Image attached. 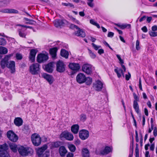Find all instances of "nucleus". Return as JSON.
Wrapping results in <instances>:
<instances>
[{
    "mask_svg": "<svg viewBox=\"0 0 157 157\" xmlns=\"http://www.w3.org/2000/svg\"><path fill=\"white\" fill-rule=\"evenodd\" d=\"M80 143L81 141L78 139L75 140V144L76 145H79L80 144Z\"/></svg>",
    "mask_w": 157,
    "mask_h": 157,
    "instance_id": "nucleus-56",
    "label": "nucleus"
},
{
    "mask_svg": "<svg viewBox=\"0 0 157 157\" xmlns=\"http://www.w3.org/2000/svg\"><path fill=\"white\" fill-rule=\"evenodd\" d=\"M49 155V152L48 151H46L41 155L40 157H48Z\"/></svg>",
    "mask_w": 157,
    "mask_h": 157,
    "instance_id": "nucleus-46",
    "label": "nucleus"
},
{
    "mask_svg": "<svg viewBox=\"0 0 157 157\" xmlns=\"http://www.w3.org/2000/svg\"><path fill=\"white\" fill-rule=\"evenodd\" d=\"M26 29H19L18 30L19 36L22 37L26 38V33L25 32V31Z\"/></svg>",
    "mask_w": 157,
    "mask_h": 157,
    "instance_id": "nucleus-29",
    "label": "nucleus"
},
{
    "mask_svg": "<svg viewBox=\"0 0 157 157\" xmlns=\"http://www.w3.org/2000/svg\"><path fill=\"white\" fill-rule=\"evenodd\" d=\"M92 45L94 48L96 50H98L99 48H101L100 46H98L93 43L92 44Z\"/></svg>",
    "mask_w": 157,
    "mask_h": 157,
    "instance_id": "nucleus-50",
    "label": "nucleus"
},
{
    "mask_svg": "<svg viewBox=\"0 0 157 157\" xmlns=\"http://www.w3.org/2000/svg\"><path fill=\"white\" fill-rule=\"evenodd\" d=\"M42 76L50 84L52 83L53 78L51 75L46 73H43L42 75Z\"/></svg>",
    "mask_w": 157,
    "mask_h": 157,
    "instance_id": "nucleus-26",
    "label": "nucleus"
},
{
    "mask_svg": "<svg viewBox=\"0 0 157 157\" xmlns=\"http://www.w3.org/2000/svg\"><path fill=\"white\" fill-rule=\"evenodd\" d=\"M88 2L87 3V5L91 7H93L94 4L93 3L94 0H87Z\"/></svg>",
    "mask_w": 157,
    "mask_h": 157,
    "instance_id": "nucleus-45",
    "label": "nucleus"
},
{
    "mask_svg": "<svg viewBox=\"0 0 157 157\" xmlns=\"http://www.w3.org/2000/svg\"><path fill=\"white\" fill-rule=\"evenodd\" d=\"M89 53L90 54V56L92 58H95L96 57V55L92 51L90 50H89Z\"/></svg>",
    "mask_w": 157,
    "mask_h": 157,
    "instance_id": "nucleus-47",
    "label": "nucleus"
},
{
    "mask_svg": "<svg viewBox=\"0 0 157 157\" xmlns=\"http://www.w3.org/2000/svg\"><path fill=\"white\" fill-rule=\"evenodd\" d=\"M90 23L95 25V26H96L98 28H100V26L99 25V24H98V23H97L94 20H93V19H90Z\"/></svg>",
    "mask_w": 157,
    "mask_h": 157,
    "instance_id": "nucleus-40",
    "label": "nucleus"
},
{
    "mask_svg": "<svg viewBox=\"0 0 157 157\" xmlns=\"http://www.w3.org/2000/svg\"><path fill=\"white\" fill-rule=\"evenodd\" d=\"M12 56L11 55H9L6 56L4 58L2 59L1 62V65L2 67L4 69L6 66L7 67V64L8 63V61L10 58Z\"/></svg>",
    "mask_w": 157,
    "mask_h": 157,
    "instance_id": "nucleus-13",
    "label": "nucleus"
},
{
    "mask_svg": "<svg viewBox=\"0 0 157 157\" xmlns=\"http://www.w3.org/2000/svg\"><path fill=\"white\" fill-rule=\"evenodd\" d=\"M133 95L134 100L133 101V107L135 111L137 114L140 113L139 106L137 103L139 101V98L137 96L135 93H133Z\"/></svg>",
    "mask_w": 157,
    "mask_h": 157,
    "instance_id": "nucleus-8",
    "label": "nucleus"
},
{
    "mask_svg": "<svg viewBox=\"0 0 157 157\" xmlns=\"http://www.w3.org/2000/svg\"><path fill=\"white\" fill-rule=\"evenodd\" d=\"M15 62L13 61L8 62L7 64V67L10 69L11 73H14L15 72Z\"/></svg>",
    "mask_w": 157,
    "mask_h": 157,
    "instance_id": "nucleus-16",
    "label": "nucleus"
},
{
    "mask_svg": "<svg viewBox=\"0 0 157 157\" xmlns=\"http://www.w3.org/2000/svg\"><path fill=\"white\" fill-rule=\"evenodd\" d=\"M151 30L152 31H157V26L154 25L152 26L151 27Z\"/></svg>",
    "mask_w": 157,
    "mask_h": 157,
    "instance_id": "nucleus-60",
    "label": "nucleus"
},
{
    "mask_svg": "<svg viewBox=\"0 0 157 157\" xmlns=\"http://www.w3.org/2000/svg\"><path fill=\"white\" fill-rule=\"evenodd\" d=\"M153 135L155 136H156L157 135V128L156 127H155L154 128Z\"/></svg>",
    "mask_w": 157,
    "mask_h": 157,
    "instance_id": "nucleus-59",
    "label": "nucleus"
},
{
    "mask_svg": "<svg viewBox=\"0 0 157 157\" xmlns=\"http://www.w3.org/2000/svg\"><path fill=\"white\" fill-rule=\"evenodd\" d=\"M10 0H3L2 1H0V5H7L10 3Z\"/></svg>",
    "mask_w": 157,
    "mask_h": 157,
    "instance_id": "nucleus-39",
    "label": "nucleus"
},
{
    "mask_svg": "<svg viewBox=\"0 0 157 157\" xmlns=\"http://www.w3.org/2000/svg\"><path fill=\"white\" fill-rule=\"evenodd\" d=\"M69 68L73 71H77L80 68V66L79 64L71 63H69Z\"/></svg>",
    "mask_w": 157,
    "mask_h": 157,
    "instance_id": "nucleus-17",
    "label": "nucleus"
},
{
    "mask_svg": "<svg viewBox=\"0 0 157 157\" xmlns=\"http://www.w3.org/2000/svg\"><path fill=\"white\" fill-rule=\"evenodd\" d=\"M48 59L47 55L40 53L39 54L37 58V60L39 63H42L46 61Z\"/></svg>",
    "mask_w": 157,
    "mask_h": 157,
    "instance_id": "nucleus-11",
    "label": "nucleus"
},
{
    "mask_svg": "<svg viewBox=\"0 0 157 157\" xmlns=\"http://www.w3.org/2000/svg\"><path fill=\"white\" fill-rule=\"evenodd\" d=\"M93 87L95 90L100 91L103 87V84L100 80H98L95 82V83H93Z\"/></svg>",
    "mask_w": 157,
    "mask_h": 157,
    "instance_id": "nucleus-9",
    "label": "nucleus"
},
{
    "mask_svg": "<svg viewBox=\"0 0 157 157\" xmlns=\"http://www.w3.org/2000/svg\"><path fill=\"white\" fill-rule=\"evenodd\" d=\"M9 145L10 148L13 152H17V146L15 144H10Z\"/></svg>",
    "mask_w": 157,
    "mask_h": 157,
    "instance_id": "nucleus-34",
    "label": "nucleus"
},
{
    "mask_svg": "<svg viewBox=\"0 0 157 157\" xmlns=\"http://www.w3.org/2000/svg\"><path fill=\"white\" fill-rule=\"evenodd\" d=\"M98 52L99 54L101 55L104 53V51L102 49H100L98 50Z\"/></svg>",
    "mask_w": 157,
    "mask_h": 157,
    "instance_id": "nucleus-64",
    "label": "nucleus"
},
{
    "mask_svg": "<svg viewBox=\"0 0 157 157\" xmlns=\"http://www.w3.org/2000/svg\"><path fill=\"white\" fill-rule=\"evenodd\" d=\"M57 50V48L56 47H54L49 49V53L52 58L55 59L56 58Z\"/></svg>",
    "mask_w": 157,
    "mask_h": 157,
    "instance_id": "nucleus-24",
    "label": "nucleus"
},
{
    "mask_svg": "<svg viewBox=\"0 0 157 157\" xmlns=\"http://www.w3.org/2000/svg\"><path fill=\"white\" fill-rule=\"evenodd\" d=\"M135 134H136V141L137 142H138L139 141V138L138 136V132L137 130H135Z\"/></svg>",
    "mask_w": 157,
    "mask_h": 157,
    "instance_id": "nucleus-57",
    "label": "nucleus"
},
{
    "mask_svg": "<svg viewBox=\"0 0 157 157\" xmlns=\"http://www.w3.org/2000/svg\"><path fill=\"white\" fill-rule=\"evenodd\" d=\"M149 34L151 36L154 37L157 36V32L150 31L149 32Z\"/></svg>",
    "mask_w": 157,
    "mask_h": 157,
    "instance_id": "nucleus-44",
    "label": "nucleus"
},
{
    "mask_svg": "<svg viewBox=\"0 0 157 157\" xmlns=\"http://www.w3.org/2000/svg\"><path fill=\"white\" fill-rule=\"evenodd\" d=\"M79 126L78 124H75L71 127V131L74 134H77L79 131Z\"/></svg>",
    "mask_w": 157,
    "mask_h": 157,
    "instance_id": "nucleus-25",
    "label": "nucleus"
},
{
    "mask_svg": "<svg viewBox=\"0 0 157 157\" xmlns=\"http://www.w3.org/2000/svg\"><path fill=\"white\" fill-rule=\"evenodd\" d=\"M89 132L87 130L82 129L79 131V136L82 140H86L89 137Z\"/></svg>",
    "mask_w": 157,
    "mask_h": 157,
    "instance_id": "nucleus-7",
    "label": "nucleus"
},
{
    "mask_svg": "<svg viewBox=\"0 0 157 157\" xmlns=\"http://www.w3.org/2000/svg\"><path fill=\"white\" fill-rule=\"evenodd\" d=\"M68 147L70 151L72 152H75L76 150L75 146L73 144H68Z\"/></svg>",
    "mask_w": 157,
    "mask_h": 157,
    "instance_id": "nucleus-36",
    "label": "nucleus"
},
{
    "mask_svg": "<svg viewBox=\"0 0 157 157\" xmlns=\"http://www.w3.org/2000/svg\"><path fill=\"white\" fill-rule=\"evenodd\" d=\"M85 82L86 84L87 85H90L92 82V79L91 78L88 77L86 78Z\"/></svg>",
    "mask_w": 157,
    "mask_h": 157,
    "instance_id": "nucleus-38",
    "label": "nucleus"
},
{
    "mask_svg": "<svg viewBox=\"0 0 157 157\" xmlns=\"http://www.w3.org/2000/svg\"><path fill=\"white\" fill-rule=\"evenodd\" d=\"M139 86L140 89V90H143L142 86L141 79V78H139Z\"/></svg>",
    "mask_w": 157,
    "mask_h": 157,
    "instance_id": "nucleus-53",
    "label": "nucleus"
},
{
    "mask_svg": "<svg viewBox=\"0 0 157 157\" xmlns=\"http://www.w3.org/2000/svg\"><path fill=\"white\" fill-rule=\"evenodd\" d=\"M16 57L17 59L20 60L22 59V56L21 54L19 53H17L16 55Z\"/></svg>",
    "mask_w": 157,
    "mask_h": 157,
    "instance_id": "nucleus-52",
    "label": "nucleus"
},
{
    "mask_svg": "<svg viewBox=\"0 0 157 157\" xmlns=\"http://www.w3.org/2000/svg\"><path fill=\"white\" fill-rule=\"evenodd\" d=\"M75 35L78 36L84 37L86 36L85 32L81 29H79V30L75 31Z\"/></svg>",
    "mask_w": 157,
    "mask_h": 157,
    "instance_id": "nucleus-28",
    "label": "nucleus"
},
{
    "mask_svg": "<svg viewBox=\"0 0 157 157\" xmlns=\"http://www.w3.org/2000/svg\"><path fill=\"white\" fill-rule=\"evenodd\" d=\"M130 26L131 25L130 24H123L122 25H118V26L119 27L122 29H124L126 28L127 26H128L129 28H130Z\"/></svg>",
    "mask_w": 157,
    "mask_h": 157,
    "instance_id": "nucleus-43",
    "label": "nucleus"
},
{
    "mask_svg": "<svg viewBox=\"0 0 157 157\" xmlns=\"http://www.w3.org/2000/svg\"><path fill=\"white\" fill-rule=\"evenodd\" d=\"M29 71L32 75H36L40 72V65L38 63L32 64L30 66Z\"/></svg>",
    "mask_w": 157,
    "mask_h": 157,
    "instance_id": "nucleus-2",
    "label": "nucleus"
},
{
    "mask_svg": "<svg viewBox=\"0 0 157 157\" xmlns=\"http://www.w3.org/2000/svg\"><path fill=\"white\" fill-rule=\"evenodd\" d=\"M6 40L2 38H0V45L4 46L6 44Z\"/></svg>",
    "mask_w": 157,
    "mask_h": 157,
    "instance_id": "nucleus-41",
    "label": "nucleus"
},
{
    "mask_svg": "<svg viewBox=\"0 0 157 157\" xmlns=\"http://www.w3.org/2000/svg\"><path fill=\"white\" fill-rule=\"evenodd\" d=\"M47 145H44L41 148H39L36 152L38 156L40 157L43 154L44 151L47 149Z\"/></svg>",
    "mask_w": 157,
    "mask_h": 157,
    "instance_id": "nucleus-21",
    "label": "nucleus"
},
{
    "mask_svg": "<svg viewBox=\"0 0 157 157\" xmlns=\"http://www.w3.org/2000/svg\"><path fill=\"white\" fill-rule=\"evenodd\" d=\"M82 151L83 157H89V152L87 148H84L83 149Z\"/></svg>",
    "mask_w": 157,
    "mask_h": 157,
    "instance_id": "nucleus-32",
    "label": "nucleus"
},
{
    "mask_svg": "<svg viewBox=\"0 0 157 157\" xmlns=\"http://www.w3.org/2000/svg\"><path fill=\"white\" fill-rule=\"evenodd\" d=\"M23 130L25 133L27 134H29L30 131L29 128V126L27 124L24 125Z\"/></svg>",
    "mask_w": 157,
    "mask_h": 157,
    "instance_id": "nucleus-35",
    "label": "nucleus"
},
{
    "mask_svg": "<svg viewBox=\"0 0 157 157\" xmlns=\"http://www.w3.org/2000/svg\"><path fill=\"white\" fill-rule=\"evenodd\" d=\"M114 71L116 73L117 75V77L119 78H120L121 76V74L124 77V73L123 71L121 69H117V68L114 69Z\"/></svg>",
    "mask_w": 157,
    "mask_h": 157,
    "instance_id": "nucleus-31",
    "label": "nucleus"
},
{
    "mask_svg": "<svg viewBox=\"0 0 157 157\" xmlns=\"http://www.w3.org/2000/svg\"><path fill=\"white\" fill-rule=\"evenodd\" d=\"M63 144V143L61 141H56L52 143V146L55 148H58L60 147Z\"/></svg>",
    "mask_w": 157,
    "mask_h": 157,
    "instance_id": "nucleus-33",
    "label": "nucleus"
},
{
    "mask_svg": "<svg viewBox=\"0 0 157 157\" xmlns=\"http://www.w3.org/2000/svg\"><path fill=\"white\" fill-rule=\"evenodd\" d=\"M23 121L22 119L20 117H17L14 120V124L17 127H19L22 125Z\"/></svg>",
    "mask_w": 157,
    "mask_h": 157,
    "instance_id": "nucleus-23",
    "label": "nucleus"
},
{
    "mask_svg": "<svg viewBox=\"0 0 157 157\" xmlns=\"http://www.w3.org/2000/svg\"><path fill=\"white\" fill-rule=\"evenodd\" d=\"M59 152L61 157H64L67 153V151L64 146H61L59 149Z\"/></svg>",
    "mask_w": 157,
    "mask_h": 157,
    "instance_id": "nucleus-20",
    "label": "nucleus"
},
{
    "mask_svg": "<svg viewBox=\"0 0 157 157\" xmlns=\"http://www.w3.org/2000/svg\"><path fill=\"white\" fill-rule=\"evenodd\" d=\"M114 33L112 32H109L108 34V36L112 37L114 36Z\"/></svg>",
    "mask_w": 157,
    "mask_h": 157,
    "instance_id": "nucleus-62",
    "label": "nucleus"
},
{
    "mask_svg": "<svg viewBox=\"0 0 157 157\" xmlns=\"http://www.w3.org/2000/svg\"><path fill=\"white\" fill-rule=\"evenodd\" d=\"M8 50L6 48L3 47H0V54H5L7 53Z\"/></svg>",
    "mask_w": 157,
    "mask_h": 157,
    "instance_id": "nucleus-37",
    "label": "nucleus"
},
{
    "mask_svg": "<svg viewBox=\"0 0 157 157\" xmlns=\"http://www.w3.org/2000/svg\"><path fill=\"white\" fill-rule=\"evenodd\" d=\"M37 50L36 49H32L31 50L29 58V60L32 62L34 61L35 60V56L37 52Z\"/></svg>",
    "mask_w": 157,
    "mask_h": 157,
    "instance_id": "nucleus-18",
    "label": "nucleus"
},
{
    "mask_svg": "<svg viewBox=\"0 0 157 157\" xmlns=\"http://www.w3.org/2000/svg\"><path fill=\"white\" fill-rule=\"evenodd\" d=\"M135 153H136V157H139V149H136Z\"/></svg>",
    "mask_w": 157,
    "mask_h": 157,
    "instance_id": "nucleus-61",
    "label": "nucleus"
},
{
    "mask_svg": "<svg viewBox=\"0 0 157 157\" xmlns=\"http://www.w3.org/2000/svg\"><path fill=\"white\" fill-rule=\"evenodd\" d=\"M35 22L34 21L30 20L29 22H27L26 23L27 24L33 25L34 24V23Z\"/></svg>",
    "mask_w": 157,
    "mask_h": 157,
    "instance_id": "nucleus-63",
    "label": "nucleus"
},
{
    "mask_svg": "<svg viewBox=\"0 0 157 157\" xmlns=\"http://www.w3.org/2000/svg\"><path fill=\"white\" fill-rule=\"evenodd\" d=\"M142 30L144 33H146L147 32V29L146 26H144L141 28Z\"/></svg>",
    "mask_w": 157,
    "mask_h": 157,
    "instance_id": "nucleus-58",
    "label": "nucleus"
},
{
    "mask_svg": "<svg viewBox=\"0 0 157 157\" xmlns=\"http://www.w3.org/2000/svg\"><path fill=\"white\" fill-rule=\"evenodd\" d=\"M82 70L87 75H90L92 73V67L89 64H85L82 66Z\"/></svg>",
    "mask_w": 157,
    "mask_h": 157,
    "instance_id": "nucleus-12",
    "label": "nucleus"
},
{
    "mask_svg": "<svg viewBox=\"0 0 157 157\" xmlns=\"http://www.w3.org/2000/svg\"><path fill=\"white\" fill-rule=\"evenodd\" d=\"M128 75L126 74L125 75V79L127 81L129 80L131 76V74L129 72H128Z\"/></svg>",
    "mask_w": 157,
    "mask_h": 157,
    "instance_id": "nucleus-55",
    "label": "nucleus"
},
{
    "mask_svg": "<svg viewBox=\"0 0 157 157\" xmlns=\"http://www.w3.org/2000/svg\"><path fill=\"white\" fill-rule=\"evenodd\" d=\"M60 55L62 56L67 59L68 58L69 53L65 49H62L60 51Z\"/></svg>",
    "mask_w": 157,
    "mask_h": 157,
    "instance_id": "nucleus-30",
    "label": "nucleus"
},
{
    "mask_svg": "<svg viewBox=\"0 0 157 157\" xmlns=\"http://www.w3.org/2000/svg\"><path fill=\"white\" fill-rule=\"evenodd\" d=\"M66 21L64 19H57L54 21L53 23L56 27H58L64 25Z\"/></svg>",
    "mask_w": 157,
    "mask_h": 157,
    "instance_id": "nucleus-15",
    "label": "nucleus"
},
{
    "mask_svg": "<svg viewBox=\"0 0 157 157\" xmlns=\"http://www.w3.org/2000/svg\"><path fill=\"white\" fill-rule=\"evenodd\" d=\"M86 119V115L85 114H82L80 116V120L82 122L85 121Z\"/></svg>",
    "mask_w": 157,
    "mask_h": 157,
    "instance_id": "nucleus-42",
    "label": "nucleus"
},
{
    "mask_svg": "<svg viewBox=\"0 0 157 157\" xmlns=\"http://www.w3.org/2000/svg\"><path fill=\"white\" fill-rule=\"evenodd\" d=\"M70 18L71 20L76 23L79 24V22L75 18L73 17L72 16H71L70 17Z\"/></svg>",
    "mask_w": 157,
    "mask_h": 157,
    "instance_id": "nucleus-49",
    "label": "nucleus"
},
{
    "mask_svg": "<svg viewBox=\"0 0 157 157\" xmlns=\"http://www.w3.org/2000/svg\"><path fill=\"white\" fill-rule=\"evenodd\" d=\"M33 144L35 146H38L41 143V138L39 135L34 134L31 137Z\"/></svg>",
    "mask_w": 157,
    "mask_h": 157,
    "instance_id": "nucleus-5",
    "label": "nucleus"
},
{
    "mask_svg": "<svg viewBox=\"0 0 157 157\" xmlns=\"http://www.w3.org/2000/svg\"><path fill=\"white\" fill-rule=\"evenodd\" d=\"M61 138H65L69 141H72L74 139V136L71 132L67 131H64L61 133L60 136Z\"/></svg>",
    "mask_w": 157,
    "mask_h": 157,
    "instance_id": "nucleus-4",
    "label": "nucleus"
},
{
    "mask_svg": "<svg viewBox=\"0 0 157 157\" xmlns=\"http://www.w3.org/2000/svg\"><path fill=\"white\" fill-rule=\"evenodd\" d=\"M136 48L137 50H139L140 48V42L138 40H137L136 41Z\"/></svg>",
    "mask_w": 157,
    "mask_h": 157,
    "instance_id": "nucleus-51",
    "label": "nucleus"
},
{
    "mask_svg": "<svg viewBox=\"0 0 157 157\" xmlns=\"http://www.w3.org/2000/svg\"><path fill=\"white\" fill-rule=\"evenodd\" d=\"M17 25L18 26H21V27H24V28H29V29H32L33 28V27H32V26H26V25H20V24H18V25Z\"/></svg>",
    "mask_w": 157,
    "mask_h": 157,
    "instance_id": "nucleus-54",
    "label": "nucleus"
},
{
    "mask_svg": "<svg viewBox=\"0 0 157 157\" xmlns=\"http://www.w3.org/2000/svg\"><path fill=\"white\" fill-rule=\"evenodd\" d=\"M7 136L9 139L13 142H15L18 140L17 135L12 131H8L7 133Z\"/></svg>",
    "mask_w": 157,
    "mask_h": 157,
    "instance_id": "nucleus-10",
    "label": "nucleus"
},
{
    "mask_svg": "<svg viewBox=\"0 0 157 157\" xmlns=\"http://www.w3.org/2000/svg\"><path fill=\"white\" fill-rule=\"evenodd\" d=\"M53 65L52 63H49L45 66V67L44 68V70L48 73H52L53 71Z\"/></svg>",
    "mask_w": 157,
    "mask_h": 157,
    "instance_id": "nucleus-22",
    "label": "nucleus"
},
{
    "mask_svg": "<svg viewBox=\"0 0 157 157\" xmlns=\"http://www.w3.org/2000/svg\"><path fill=\"white\" fill-rule=\"evenodd\" d=\"M0 12L2 13H18V10L14 9L6 8L0 10Z\"/></svg>",
    "mask_w": 157,
    "mask_h": 157,
    "instance_id": "nucleus-19",
    "label": "nucleus"
},
{
    "mask_svg": "<svg viewBox=\"0 0 157 157\" xmlns=\"http://www.w3.org/2000/svg\"><path fill=\"white\" fill-rule=\"evenodd\" d=\"M112 148L109 146H106L104 150L101 151L100 153L101 155L107 154L112 151Z\"/></svg>",
    "mask_w": 157,
    "mask_h": 157,
    "instance_id": "nucleus-27",
    "label": "nucleus"
},
{
    "mask_svg": "<svg viewBox=\"0 0 157 157\" xmlns=\"http://www.w3.org/2000/svg\"><path fill=\"white\" fill-rule=\"evenodd\" d=\"M8 146L6 144L0 145V156L1 157H10L6 150Z\"/></svg>",
    "mask_w": 157,
    "mask_h": 157,
    "instance_id": "nucleus-3",
    "label": "nucleus"
},
{
    "mask_svg": "<svg viewBox=\"0 0 157 157\" xmlns=\"http://www.w3.org/2000/svg\"><path fill=\"white\" fill-rule=\"evenodd\" d=\"M19 154L23 156H25L33 152L32 150L29 147H24L23 146H20L18 148Z\"/></svg>",
    "mask_w": 157,
    "mask_h": 157,
    "instance_id": "nucleus-1",
    "label": "nucleus"
},
{
    "mask_svg": "<svg viewBox=\"0 0 157 157\" xmlns=\"http://www.w3.org/2000/svg\"><path fill=\"white\" fill-rule=\"evenodd\" d=\"M116 56L120 61V63L122 64H123L124 63V61L122 59L120 56L119 55H117Z\"/></svg>",
    "mask_w": 157,
    "mask_h": 157,
    "instance_id": "nucleus-48",
    "label": "nucleus"
},
{
    "mask_svg": "<svg viewBox=\"0 0 157 157\" xmlns=\"http://www.w3.org/2000/svg\"><path fill=\"white\" fill-rule=\"evenodd\" d=\"M86 78L85 75L83 74L80 73L77 75L76 81L79 83H82L85 82Z\"/></svg>",
    "mask_w": 157,
    "mask_h": 157,
    "instance_id": "nucleus-14",
    "label": "nucleus"
},
{
    "mask_svg": "<svg viewBox=\"0 0 157 157\" xmlns=\"http://www.w3.org/2000/svg\"><path fill=\"white\" fill-rule=\"evenodd\" d=\"M56 71L60 73H62L65 70L66 65L62 61L59 60L56 63Z\"/></svg>",
    "mask_w": 157,
    "mask_h": 157,
    "instance_id": "nucleus-6",
    "label": "nucleus"
}]
</instances>
